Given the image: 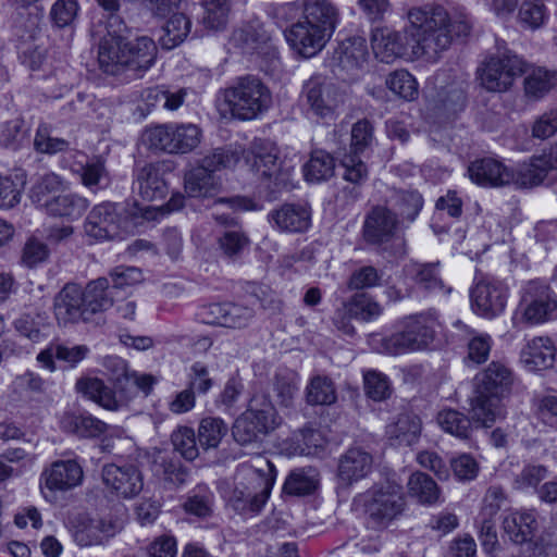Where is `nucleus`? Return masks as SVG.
Segmentation results:
<instances>
[{
	"mask_svg": "<svg viewBox=\"0 0 557 557\" xmlns=\"http://www.w3.org/2000/svg\"><path fill=\"white\" fill-rule=\"evenodd\" d=\"M407 20L405 35L388 27L372 30L371 46L376 59L385 63L398 58L436 62L450 47L454 35L468 36L472 27L467 14L451 18L444 7L434 4L411 8Z\"/></svg>",
	"mask_w": 557,
	"mask_h": 557,
	"instance_id": "f257e3e1",
	"label": "nucleus"
},
{
	"mask_svg": "<svg viewBox=\"0 0 557 557\" xmlns=\"http://www.w3.org/2000/svg\"><path fill=\"white\" fill-rule=\"evenodd\" d=\"M121 33L122 29H108V34L100 40L99 66L110 75L126 74L131 78L143 77L156 61L157 46L147 36L125 41Z\"/></svg>",
	"mask_w": 557,
	"mask_h": 557,
	"instance_id": "f03ea898",
	"label": "nucleus"
},
{
	"mask_svg": "<svg viewBox=\"0 0 557 557\" xmlns=\"http://www.w3.org/2000/svg\"><path fill=\"white\" fill-rule=\"evenodd\" d=\"M470 413L475 422L491 426L506 416L504 399L512 391L515 375L503 361H492L475 375Z\"/></svg>",
	"mask_w": 557,
	"mask_h": 557,
	"instance_id": "7ed1b4c3",
	"label": "nucleus"
},
{
	"mask_svg": "<svg viewBox=\"0 0 557 557\" xmlns=\"http://www.w3.org/2000/svg\"><path fill=\"white\" fill-rule=\"evenodd\" d=\"M276 469L262 456L240 463L234 475L228 503L240 515H256L268 502L275 483Z\"/></svg>",
	"mask_w": 557,
	"mask_h": 557,
	"instance_id": "20e7f679",
	"label": "nucleus"
},
{
	"mask_svg": "<svg viewBox=\"0 0 557 557\" xmlns=\"http://www.w3.org/2000/svg\"><path fill=\"white\" fill-rule=\"evenodd\" d=\"M400 327L381 341L382 350L398 356L426 348L435 338L441 323L434 309L404 318Z\"/></svg>",
	"mask_w": 557,
	"mask_h": 557,
	"instance_id": "39448f33",
	"label": "nucleus"
},
{
	"mask_svg": "<svg viewBox=\"0 0 557 557\" xmlns=\"http://www.w3.org/2000/svg\"><path fill=\"white\" fill-rule=\"evenodd\" d=\"M103 367L111 373V377L116 382V391L108 387L102 380L98 377H82L76 382V389L84 397L95 401L102 408L111 411H117L127 406L132 395L124 394V381L131 371L127 363L120 357L109 356L103 360Z\"/></svg>",
	"mask_w": 557,
	"mask_h": 557,
	"instance_id": "423d86ee",
	"label": "nucleus"
},
{
	"mask_svg": "<svg viewBox=\"0 0 557 557\" xmlns=\"http://www.w3.org/2000/svg\"><path fill=\"white\" fill-rule=\"evenodd\" d=\"M225 103L234 117L247 121L270 108L272 95L260 78L247 75L225 90Z\"/></svg>",
	"mask_w": 557,
	"mask_h": 557,
	"instance_id": "0eeeda50",
	"label": "nucleus"
},
{
	"mask_svg": "<svg viewBox=\"0 0 557 557\" xmlns=\"http://www.w3.org/2000/svg\"><path fill=\"white\" fill-rule=\"evenodd\" d=\"M280 424L276 410L264 395H255L248 409L233 425L234 440L240 445L258 442Z\"/></svg>",
	"mask_w": 557,
	"mask_h": 557,
	"instance_id": "6e6552de",
	"label": "nucleus"
},
{
	"mask_svg": "<svg viewBox=\"0 0 557 557\" xmlns=\"http://www.w3.org/2000/svg\"><path fill=\"white\" fill-rule=\"evenodd\" d=\"M202 132L193 123H170L147 128L143 140L150 148L168 153H188L201 141Z\"/></svg>",
	"mask_w": 557,
	"mask_h": 557,
	"instance_id": "1a4fd4ad",
	"label": "nucleus"
},
{
	"mask_svg": "<svg viewBox=\"0 0 557 557\" xmlns=\"http://www.w3.org/2000/svg\"><path fill=\"white\" fill-rule=\"evenodd\" d=\"M520 308L523 319L542 324L557 319V294L542 280H531L521 287Z\"/></svg>",
	"mask_w": 557,
	"mask_h": 557,
	"instance_id": "9d476101",
	"label": "nucleus"
},
{
	"mask_svg": "<svg viewBox=\"0 0 557 557\" xmlns=\"http://www.w3.org/2000/svg\"><path fill=\"white\" fill-rule=\"evenodd\" d=\"M373 139V126L368 120H360L352 125L350 152L342 159L346 181L361 184L368 178V168L359 154L371 146Z\"/></svg>",
	"mask_w": 557,
	"mask_h": 557,
	"instance_id": "9b49d317",
	"label": "nucleus"
},
{
	"mask_svg": "<svg viewBox=\"0 0 557 557\" xmlns=\"http://www.w3.org/2000/svg\"><path fill=\"white\" fill-rule=\"evenodd\" d=\"M523 72L522 60L515 54L491 57L479 70L481 85L488 91H506Z\"/></svg>",
	"mask_w": 557,
	"mask_h": 557,
	"instance_id": "f8f14e48",
	"label": "nucleus"
},
{
	"mask_svg": "<svg viewBox=\"0 0 557 557\" xmlns=\"http://www.w3.org/2000/svg\"><path fill=\"white\" fill-rule=\"evenodd\" d=\"M122 529L112 517L81 516L72 524L73 541L81 547L104 545Z\"/></svg>",
	"mask_w": 557,
	"mask_h": 557,
	"instance_id": "ddd939ff",
	"label": "nucleus"
},
{
	"mask_svg": "<svg viewBox=\"0 0 557 557\" xmlns=\"http://www.w3.org/2000/svg\"><path fill=\"white\" fill-rule=\"evenodd\" d=\"M251 153L256 172L272 180L276 188H286L292 184L294 165L289 161L278 159L277 148L273 144H257Z\"/></svg>",
	"mask_w": 557,
	"mask_h": 557,
	"instance_id": "4468645a",
	"label": "nucleus"
},
{
	"mask_svg": "<svg viewBox=\"0 0 557 557\" xmlns=\"http://www.w3.org/2000/svg\"><path fill=\"white\" fill-rule=\"evenodd\" d=\"M405 498L399 486H387L363 497L364 513L373 527L392 521L403 510Z\"/></svg>",
	"mask_w": 557,
	"mask_h": 557,
	"instance_id": "2eb2a0df",
	"label": "nucleus"
},
{
	"mask_svg": "<svg viewBox=\"0 0 557 557\" xmlns=\"http://www.w3.org/2000/svg\"><path fill=\"white\" fill-rule=\"evenodd\" d=\"M302 95L309 110L321 119L332 120L337 108L344 102V96L338 88L320 77L307 81Z\"/></svg>",
	"mask_w": 557,
	"mask_h": 557,
	"instance_id": "dca6fc26",
	"label": "nucleus"
},
{
	"mask_svg": "<svg viewBox=\"0 0 557 557\" xmlns=\"http://www.w3.org/2000/svg\"><path fill=\"white\" fill-rule=\"evenodd\" d=\"M470 296L473 311L492 319L505 310L508 287L497 280H483L471 289Z\"/></svg>",
	"mask_w": 557,
	"mask_h": 557,
	"instance_id": "f3484780",
	"label": "nucleus"
},
{
	"mask_svg": "<svg viewBox=\"0 0 557 557\" xmlns=\"http://www.w3.org/2000/svg\"><path fill=\"white\" fill-rule=\"evenodd\" d=\"M101 478L107 491L122 498H133L144 487L143 474L133 465H106L102 468Z\"/></svg>",
	"mask_w": 557,
	"mask_h": 557,
	"instance_id": "a211bd4d",
	"label": "nucleus"
},
{
	"mask_svg": "<svg viewBox=\"0 0 557 557\" xmlns=\"http://www.w3.org/2000/svg\"><path fill=\"white\" fill-rule=\"evenodd\" d=\"M470 180L482 187L498 188L516 183V172L503 161L486 157L476 159L468 166Z\"/></svg>",
	"mask_w": 557,
	"mask_h": 557,
	"instance_id": "6ab92c4d",
	"label": "nucleus"
},
{
	"mask_svg": "<svg viewBox=\"0 0 557 557\" xmlns=\"http://www.w3.org/2000/svg\"><path fill=\"white\" fill-rule=\"evenodd\" d=\"M285 38L295 52L311 58L323 49L331 36L302 18L285 30Z\"/></svg>",
	"mask_w": 557,
	"mask_h": 557,
	"instance_id": "aec40b11",
	"label": "nucleus"
},
{
	"mask_svg": "<svg viewBox=\"0 0 557 557\" xmlns=\"http://www.w3.org/2000/svg\"><path fill=\"white\" fill-rule=\"evenodd\" d=\"M398 220L396 214L384 206L374 207L363 223L364 239L377 246H385L392 240L401 242L398 237Z\"/></svg>",
	"mask_w": 557,
	"mask_h": 557,
	"instance_id": "412c9836",
	"label": "nucleus"
},
{
	"mask_svg": "<svg viewBox=\"0 0 557 557\" xmlns=\"http://www.w3.org/2000/svg\"><path fill=\"white\" fill-rule=\"evenodd\" d=\"M41 487L51 493L69 492L84 481L83 466L75 459L57 460L41 474Z\"/></svg>",
	"mask_w": 557,
	"mask_h": 557,
	"instance_id": "4be33fe9",
	"label": "nucleus"
},
{
	"mask_svg": "<svg viewBox=\"0 0 557 557\" xmlns=\"http://www.w3.org/2000/svg\"><path fill=\"white\" fill-rule=\"evenodd\" d=\"M122 222L116 205L103 202L89 212L84 224L85 234L96 240L113 238L119 235Z\"/></svg>",
	"mask_w": 557,
	"mask_h": 557,
	"instance_id": "5701e85b",
	"label": "nucleus"
},
{
	"mask_svg": "<svg viewBox=\"0 0 557 557\" xmlns=\"http://www.w3.org/2000/svg\"><path fill=\"white\" fill-rule=\"evenodd\" d=\"M84 307L83 287L78 284H65L54 297V315L60 324L89 322Z\"/></svg>",
	"mask_w": 557,
	"mask_h": 557,
	"instance_id": "b1692460",
	"label": "nucleus"
},
{
	"mask_svg": "<svg viewBox=\"0 0 557 557\" xmlns=\"http://www.w3.org/2000/svg\"><path fill=\"white\" fill-rule=\"evenodd\" d=\"M72 156L74 161L71 163L70 170L74 175L78 176L81 183L86 188L97 193L109 185V173L101 158L87 159L83 152L78 151H75Z\"/></svg>",
	"mask_w": 557,
	"mask_h": 557,
	"instance_id": "393cba45",
	"label": "nucleus"
},
{
	"mask_svg": "<svg viewBox=\"0 0 557 557\" xmlns=\"http://www.w3.org/2000/svg\"><path fill=\"white\" fill-rule=\"evenodd\" d=\"M166 164L163 162L146 163L135 170V184L145 200H157L165 197L168 183L164 177Z\"/></svg>",
	"mask_w": 557,
	"mask_h": 557,
	"instance_id": "a878e982",
	"label": "nucleus"
},
{
	"mask_svg": "<svg viewBox=\"0 0 557 557\" xmlns=\"http://www.w3.org/2000/svg\"><path fill=\"white\" fill-rule=\"evenodd\" d=\"M268 220L272 227L284 233H302L311 224L310 209L302 205L285 203L272 210Z\"/></svg>",
	"mask_w": 557,
	"mask_h": 557,
	"instance_id": "bb28decb",
	"label": "nucleus"
},
{
	"mask_svg": "<svg viewBox=\"0 0 557 557\" xmlns=\"http://www.w3.org/2000/svg\"><path fill=\"white\" fill-rule=\"evenodd\" d=\"M372 456L360 447L349 448L339 457L337 476L344 484L366 478L372 469Z\"/></svg>",
	"mask_w": 557,
	"mask_h": 557,
	"instance_id": "cd10ccee",
	"label": "nucleus"
},
{
	"mask_svg": "<svg viewBox=\"0 0 557 557\" xmlns=\"http://www.w3.org/2000/svg\"><path fill=\"white\" fill-rule=\"evenodd\" d=\"M557 349L549 337L530 339L521 350V361L530 371H541L553 367Z\"/></svg>",
	"mask_w": 557,
	"mask_h": 557,
	"instance_id": "c85d7f7f",
	"label": "nucleus"
},
{
	"mask_svg": "<svg viewBox=\"0 0 557 557\" xmlns=\"http://www.w3.org/2000/svg\"><path fill=\"white\" fill-rule=\"evenodd\" d=\"M232 41L245 53L269 54L273 48L270 34L259 23H251L235 30Z\"/></svg>",
	"mask_w": 557,
	"mask_h": 557,
	"instance_id": "c756f323",
	"label": "nucleus"
},
{
	"mask_svg": "<svg viewBox=\"0 0 557 557\" xmlns=\"http://www.w3.org/2000/svg\"><path fill=\"white\" fill-rule=\"evenodd\" d=\"M60 428L79 438H94L106 433L108 424L89 413L64 412Z\"/></svg>",
	"mask_w": 557,
	"mask_h": 557,
	"instance_id": "7c9ffc66",
	"label": "nucleus"
},
{
	"mask_svg": "<svg viewBox=\"0 0 557 557\" xmlns=\"http://www.w3.org/2000/svg\"><path fill=\"white\" fill-rule=\"evenodd\" d=\"M85 315L89 321L94 315L101 313L113 305L112 289L108 277H98L90 281L83 288Z\"/></svg>",
	"mask_w": 557,
	"mask_h": 557,
	"instance_id": "2f4dec72",
	"label": "nucleus"
},
{
	"mask_svg": "<svg viewBox=\"0 0 557 557\" xmlns=\"http://www.w3.org/2000/svg\"><path fill=\"white\" fill-rule=\"evenodd\" d=\"M184 188L189 197L212 198L221 191V181L219 176L198 165L185 174Z\"/></svg>",
	"mask_w": 557,
	"mask_h": 557,
	"instance_id": "473e14b6",
	"label": "nucleus"
},
{
	"mask_svg": "<svg viewBox=\"0 0 557 557\" xmlns=\"http://www.w3.org/2000/svg\"><path fill=\"white\" fill-rule=\"evenodd\" d=\"M504 532L516 544L530 542L537 529V521L533 510L511 511L503 521Z\"/></svg>",
	"mask_w": 557,
	"mask_h": 557,
	"instance_id": "72a5a7b5",
	"label": "nucleus"
},
{
	"mask_svg": "<svg viewBox=\"0 0 557 557\" xmlns=\"http://www.w3.org/2000/svg\"><path fill=\"white\" fill-rule=\"evenodd\" d=\"M304 20L332 36L338 22V9L330 0H304Z\"/></svg>",
	"mask_w": 557,
	"mask_h": 557,
	"instance_id": "f704fd0d",
	"label": "nucleus"
},
{
	"mask_svg": "<svg viewBox=\"0 0 557 557\" xmlns=\"http://www.w3.org/2000/svg\"><path fill=\"white\" fill-rule=\"evenodd\" d=\"M408 494L423 506H435L443 503L442 493L436 482L424 472L417 471L407 482Z\"/></svg>",
	"mask_w": 557,
	"mask_h": 557,
	"instance_id": "c9c22d12",
	"label": "nucleus"
},
{
	"mask_svg": "<svg viewBox=\"0 0 557 557\" xmlns=\"http://www.w3.org/2000/svg\"><path fill=\"white\" fill-rule=\"evenodd\" d=\"M88 207L89 201L87 198L76 193H65L58 194L57 197L51 198L50 203L44 211L52 216L74 221L79 219Z\"/></svg>",
	"mask_w": 557,
	"mask_h": 557,
	"instance_id": "e433bc0d",
	"label": "nucleus"
},
{
	"mask_svg": "<svg viewBox=\"0 0 557 557\" xmlns=\"http://www.w3.org/2000/svg\"><path fill=\"white\" fill-rule=\"evenodd\" d=\"M438 262L434 263H412L406 267L405 271L412 281L428 293H442L448 295L449 287H445L438 271Z\"/></svg>",
	"mask_w": 557,
	"mask_h": 557,
	"instance_id": "4c0bfd02",
	"label": "nucleus"
},
{
	"mask_svg": "<svg viewBox=\"0 0 557 557\" xmlns=\"http://www.w3.org/2000/svg\"><path fill=\"white\" fill-rule=\"evenodd\" d=\"M421 433V421L417 414L403 413L386 426V434L393 445H412Z\"/></svg>",
	"mask_w": 557,
	"mask_h": 557,
	"instance_id": "58836bf2",
	"label": "nucleus"
},
{
	"mask_svg": "<svg viewBox=\"0 0 557 557\" xmlns=\"http://www.w3.org/2000/svg\"><path fill=\"white\" fill-rule=\"evenodd\" d=\"M66 187L67 183L60 175L46 173L33 185L30 199L39 209L45 210L51 198L57 197V194L64 191Z\"/></svg>",
	"mask_w": 557,
	"mask_h": 557,
	"instance_id": "ea45409f",
	"label": "nucleus"
},
{
	"mask_svg": "<svg viewBox=\"0 0 557 557\" xmlns=\"http://www.w3.org/2000/svg\"><path fill=\"white\" fill-rule=\"evenodd\" d=\"M344 302L348 315L362 322L374 321L383 313L382 305L367 293H357Z\"/></svg>",
	"mask_w": 557,
	"mask_h": 557,
	"instance_id": "a19ab883",
	"label": "nucleus"
},
{
	"mask_svg": "<svg viewBox=\"0 0 557 557\" xmlns=\"http://www.w3.org/2000/svg\"><path fill=\"white\" fill-rule=\"evenodd\" d=\"M191 21L184 13H173L163 26L162 48L171 50L181 45L190 33Z\"/></svg>",
	"mask_w": 557,
	"mask_h": 557,
	"instance_id": "79ce46f5",
	"label": "nucleus"
},
{
	"mask_svg": "<svg viewBox=\"0 0 557 557\" xmlns=\"http://www.w3.org/2000/svg\"><path fill=\"white\" fill-rule=\"evenodd\" d=\"M318 486V473L312 468L293 470L286 478L284 493L293 496H305L313 493Z\"/></svg>",
	"mask_w": 557,
	"mask_h": 557,
	"instance_id": "37998d69",
	"label": "nucleus"
},
{
	"mask_svg": "<svg viewBox=\"0 0 557 557\" xmlns=\"http://www.w3.org/2000/svg\"><path fill=\"white\" fill-rule=\"evenodd\" d=\"M436 423L447 434L467 440L471 433V421L462 412L455 409H443L436 414Z\"/></svg>",
	"mask_w": 557,
	"mask_h": 557,
	"instance_id": "c03bdc74",
	"label": "nucleus"
},
{
	"mask_svg": "<svg viewBox=\"0 0 557 557\" xmlns=\"http://www.w3.org/2000/svg\"><path fill=\"white\" fill-rule=\"evenodd\" d=\"M325 440L319 431L305 429L293 434L289 446L286 448L290 455H314L323 448Z\"/></svg>",
	"mask_w": 557,
	"mask_h": 557,
	"instance_id": "a18cd8bd",
	"label": "nucleus"
},
{
	"mask_svg": "<svg viewBox=\"0 0 557 557\" xmlns=\"http://www.w3.org/2000/svg\"><path fill=\"white\" fill-rule=\"evenodd\" d=\"M557 85V72L543 67L533 70L524 79L525 95L540 99Z\"/></svg>",
	"mask_w": 557,
	"mask_h": 557,
	"instance_id": "49530a36",
	"label": "nucleus"
},
{
	"mask_svg": "<svg viewBox=\"0 0 557 557\" xmlns=\"http://www.w3.org/2000/svg\"><path fill=\"white\" fill-rule=\"evenodd\" d=\"M243 154L240 147L216 148L203 157L199 166L214 174L215 171L236 165Z\"/></svg>",
	"mask_w": 557,
	"mask_h": 557,
	"instance_id": "de8ad7c7",
	"label": "nucleus"
},
{
	"mask_svg": "<svg viewBox=\"0 0 557 557\" xmlns=\"http://www.w3.org/2000/svg\"><path fill=\"white\" fill-rule=\"evenodd\" d=\"M549 165L545 162V158L536 156L531 158L529 163L523 164L518 174H516V183L523 187H533L542 184L552 172Z\"/></svg>",
	"mask_w": 557,
	"mask_h": 557,
	"instance_id": "09e8293b",
	"label": "nucleus"
},
{
	"mask_svg": "<svg viewBox=\"0 0 557 557\" xmlns=\"http://www.w3.org/2000/svg\"><path fill=\"white\" fill-rule=\"evenodd\" d=\"M334 159L323 150L311 153L309 161L304 165V175L309 182H321L333 175Z\"/></svg>",
	"mask_w": 557,
	"mask_h": 557,
	"instance_id": "8fccbe9b",
	"label": "nucleus"
},
{
	"mask_svg": "<svg viewBox=\"0 0 557 557\" xmlns=\"http://www.w3.org/2000/svg\"><path fill=\"white\" fill-rule=\"evenodd\" d=\"M386 86L393 94L407 101L418 97V82L407 70L392 72L386 78Z\"/></svg>",
	"mask_w": 557,
	"mask_h": 557,
	"instance_id": "3c124183",
	"label": "nucleus"
},
{
	"mask_svg": "<svg viewBox=\"0 0 557 557\" xmlns=\"http://www.w3.org/2000/svg\"><path fill=\"white\" fill-rule=\"evenodd\" d=\"M227 425L216 417L203 418L198 428V438L205 449L215 448L227 433Z\"/></svg>",
	"mask_w": 557,
	"mask_h": 557,
	"instance_id": "603ef678",
	"label": "nucleus"
},
{
	"mask_svg": "<svg viewBox=\"0 0 557 557\" xmlns=\"http://www.w3.org/2000/svg\"><path fill=\"white\" fill-rule=\"evenodd\" d=\"M307 403L310 405H331L336 400V391L331 379L317 375L306 388Z\"/></svg>",
	"mask_w": 557,
	"mask_h": 557,
	"instance_id": "864d4df0",
	"label": "nucleus"
},
{
	"mask_svg": "<svg viewBox=\"0 0 557 557\" xmlns=\"http://www.w3.org/2000/svg\"><path fill=\"white\" fill-rule=\"evenodd\" d=\"M392 201L400 218L408 222H412L418 216L423 206V198L416 190L396 191Z\"/></svg>",
	"mask_w": 557,
	"mask_h": 557,
	"instance_id": "5fc2aeb1",
	"label": "nucleus"
},
{
	"mask_svg": "<svg viewBox=\"0 0 557 557\" xmlns=\"http://www.w3.org/2000/svg\"><path fill=\"white\" fill-rule=\"evenodd\" d=\"M548 17L542 0H523L518 12V21L528 28L537 29Z\"/></svg>",
	"mask_w": 557,
	"mask_h": 557,
	"instance_id": "6e6d98bb",
	"label": "nucleus"
},
{
	"mask_svg": "<svg viewBox=\"0 0 557 557\" xmlns=\"http://www.w3.org/2000/svg\"><path fill=\"white\" fill-rule=\"evenodd\" d=\"M299 389V379L292 371L280 372L275 375L274 393L277 401L285 407L293 404Z\"/></svg>",
	"mask_w": 557,
	"mask_h": 557,
	"instance_id": "4d7b16f0",
	"label": "nucleus"
},
{
	"mask_svg": "<svg viewBox=\"0 0 557 557\" xmlns=\"http://www.w3.org/2000/svg\"><path fill=\"white\" fill-rule=\"evenodd\" d=\"M69 146L70 143L67 140L52 135V131L49 125L40 124L38 126L34 138V147L36 151L40 153L55 154L58 152L65 151Z\"/></svg>",
	"mask_w": 557,
	"mask_h": 557,
	"instance_id": "13d9d810",
	"label": "nucleus"
},
{
	"mask_svg": "<svg viewBox=\"0 0 557 557\" xmlns=\"http://www.w3.org/2000/svg\"><path fill=\"white\" fill-rule=\"evenodd\" d=\"M368 58L367 41L362 37H351L342 45L341 62L351 67L361 66Z\"/></svg>",
	"mask_w": 557,
	"mask_h": 557,
	"instance_id": "bf43d9fd",
	"label": "nucleus"
},
{
	"mask_svg": "<svg viewBox=\"0 0 557 557\" xmlns=\"http://www.w3.org/2000/svg\"><path fill=\"white\" fill-rule=\"evenodd\" d=\"M172 443L186 460H195L199 455L195 431L188 426H180L172 433Z\"/></svg>",
	"mask_w": 557,
	"mask_h": 557,
	"instance_id": "052dcab7",
	"label": "nucleus"
},
{
	"mask_svg": "<svg viewBox=\"0 0 557 557\" xmlns=\"http://www.w3.org/2000/svg\"><path fill=\"white\" fill-rule=\"evenodd\" d=\"M203 24L211 29H221L227 22L228 0H205Z\"/></svg>",
	"mask_w": 557,
	"mask_h": 557,
	"instance_id": "680f3d73",
	"label": "nucleus"
},
{
	"mask_svg": "<svg viewBox=\"0 0 557 557\" xmlns=\"http://www.w3.org/2000/svg\"><path fill=\"white\" fill-rule=\"evenodd\" d=\"M547 469L541 465H527L515 476L513 487L520 491L536 488L540 482L547 476Z\"/></svg>",
	"mask_w": 557,
	"mask_h": 557,
	"instance_id": "e2e57ef3",
	"label": "nucleus"
},
{
	"mask_svg": "<svg viewBox=\"0 0 557 557\" xmlns=\"http://www.w3.org/2000/svg\"><path fill=\"white\" fill-rule=\"evenodd\" d=\"M78 10L77 0H57L51 8L50 16L55 26L67 27L76 18Z\"/></svg>",
	"mask_w": 557,
	"mask_h": 557,
	"instance_id": "0e129e2a",
	"label": "nucleus"
},
{
	"mask_svg": "<svg viewBox=\"0 0 557 557\" xmlns=\"http://www.w3.org/2000/svg\"><path fill=\"white\" fill-rule=\"evenodd\" d=\"M252 308L239 304H224V319L222 326L224 327H244L253 318Z\"/></svg>",
	"mask_w": 557,
	"mask_h": 557,
	"instance_id": "69168bd1",
	"label": "nucleus"
},
{
	"mask_svg": "<svg viewBox=\"0 0 557 557\" xmlns=\"http://www.w3.org/2000/svg\"><path fill=\"white\" fill-rule=\"evenodd\" d=\"M364 389L367 395L376 401L384 400L391 395L387 376L376 371H368L364 374Z\"/></svg>",
	"mask_w": 557,
	"mask_h": 557,
	"instance_id": "338daca9",
	"label": "nucleus"
},
{
	"mask_svg": "<svg viewBox=\"0 0 557 557\" xmlns=\"http://www.w3.org/2000/svg\"><path fill=\"white\" fill-rule=\"evenodd\" d=\"M109 276L112 282V290L134 286L144 280L140 269L124 265H120L111 270Z\"/></svg>",
	"mask_w": 557,
	"mask_h": 557,
	"instance_id": "774afa93",
	"label": "nucleus"
}]
</instances>
